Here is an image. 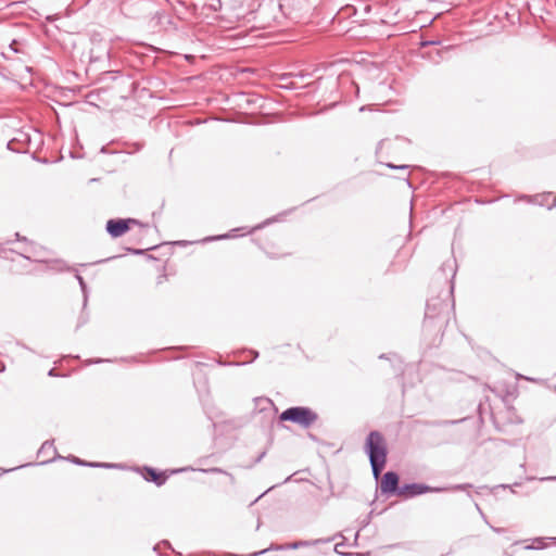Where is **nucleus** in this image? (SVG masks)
Returning <instances> with one entry per match:
<instances>
[{
    "mask_svg": "<svg viewBox=\"0 0 556 556\" xmlns=\"http://www.w3.org/2000/svg\"><path fill=\"white\" fill-rule=\"evenodd\" d=\"M364 448L369 458L372 476L378 479L386 466L388 456L383 435L379 431H370L366 438Z\"/></svg>",
    "mask_w": 556,
    "mask_h": 556,
    "instance_id": "obj_1",
    "label": "nucleus"
},
{
    "mask_svg": "<svg viewBox=\"0 0 556 556\" xmlns=\"http://www.w3.org/2000/svg\"><path fill=\"white\" fill-rule=\"evenodd\" d=\"M447 304L441 296L431 298L427 301L424 329L441 331L445 323V313H447Z\"/></svg>",
    "mask_w": 556,
    "mask_h": 556,
    "instance_id": "obj_2",
    "label": "nucleus"
},
{
    "mask_svg": "<svg viewBox=\"0 0 556 556\" xmlns=\"http://www.w3.org/2000/svg\"><path fill=\"white\" fill-rule=\"evenodd\" d=\"M279 419L282 421H291L303 428H308L318 419V415L309 407L293 406L283 410Z\"/></svg>",
    "mask_w": 556,
    "mask_h": 556,
    "instance_id": "obj_3",
    "label": "nucleus"
},
{
    "mask_svg": "<svg viewBox=\"0 0 556 556\" xmlns=\"http://www.w3.org/2000/svg\"><path fill=\"white\" fill-rule=\"evenodd\" d=\"M131 224L142 226L137 219L134 218H117L109 219L106 222L105 229L112 238H118L123 236L127 230H129Z\"/></svg>",
    "mask_w": 556,
    "mask_h": 556,
    "instance_id": "obj_4",
    "label": "nucleus"
},
{
    "mask_svg": "<svg viewBox=\"0 0 556 556\" xmlns=\"http://www.w3.org/2000/svg\"><path fill=\"white\" fill-rule=\"evenodd\" d=\"M399 475L394 471H387L380 482V491L386 495H399Z\"/></svg>",
    "mask_w": 556,
    "mask_h": 556,
    "instance_id": "obj_5",
    "label": "nucleus"
},
{
    "mask_svg": "<svg viewBox=\"0 0 556 556\" xmlns=\"http://www.w3.org/2000/svg\"><path fill=\"white\" fill-rule=\"evenodd\" d=\"M429 491H432V489L426 484L422 483H407L401 486L397 496H402L405 498H412L417 495L425 494Z\"/></svg>",
    "mask_w": 556,
    "mask_h": 556,
    "instance_id": "obj_6",
    "label": "nucleus"
},
{
    "mask_svg": "<svg viewBox=\"0 0 556 556\" xmlns=\"http://www.w3.org/2000/svg\"><path fill=\"white\" fill-rule=\"evenodd\" d=\"M318 541H315V542L296 541V542H293V543H290V544H286V545H271L269 548H265V549H263L261 552H255V553L251 554L250 556H257V555H261V554H264V553L268 552L269 549H275V551L296 549V548H300V547L309 546L311 544H315Z\"/></svg>",
    "mask_w": 556,
    "mask_h": 556,
    "instance_id": "obj_7",
    "label": "nucleus"
},
{
    "mask_svg": "<svg viewBox=\"0 0 556 556\" xmlns=\"http://www.w3.org/2000/svg\"><path fill=\"white\" fill-rule=\"evenodd\" d=\"M20 254L27 260L45 262L43 250L37 249L33 243L28 244Z\"/></svg>",
    "mask_w": 556,
    "mask_h": 556,
    "instance_id": "obj_8",
    "label": "nucleus"
},
{
    "mask_svg": "<svg viewBox=\"0 0 556 556\" xmlns=\"http://www.w3.org/2000/svg\"><path fill=\"white\" fill-rule=\"evenodd\" d=\"M144 470L147 472L144 479L149 482H153L157 486L163 485L167 480V476L165 473L157 472L154 468L144 467Z\"/></svg>",
    "mask_w": 556,
    "mask_h": 556,
    "instance_id": "obj_9",
    "label": "nucleus"
},
{
    "mask_svg": "<svg viewBox=\"0 0 556 556\" xmlns=\"http://www.w3.org/2000/svg\"><path fill=\"white\" fill-rule=\"evenodd\" d=\"M56 450L54 447L53 441H46L42 443L41 447L38 451V456H47V459H43L41 464H47L55 458Z\"/></svg>",
    "mask_w": 556,
    "mask_h": 556,
    "instance_id": "obj_10",
    "label": "nucleus"
},
{
    "mask_svg": "<svg viewBox=\"0 0 556 556\" xmlns=\"http://www.w3.org/2000/svg\"><path fill=\"white\" fill-rule=\"evenodd\" d=\"M552 198V193L551 192H547V193H541V194H536L534 197H531L529 198L530 202L534 203V204H538V205H541V206H546L548 210H552L553 207L556 206V198L553 199V202L549 203L548 200Z\"/></svg>",
    "mask_w": 556,
    "mask_h": 556,
    "instance_id": "obj_11",
    "label": "nucleus"
},
{
    "mask_svg": "<svg viewBox=\"0 0 556 556\" xmlns=\"http://www.w3.org/2000/svg\"><path fill=\"white\" fill-rule=\"evenodd\" d=\"M110 50L106 45H99L90 50V62L97 63L102 61L105 56L109 58Z\"/></svg>",
    "mask_w": 556,
    "mask_h": 556,
    "instance_id": "obj_12",
    "label": "nucleus"
},
{
    "mask_svg": "<svg viewBox=\"0 0 556 556\" xmlns=\"http://www.w3.org/2000/svg\"><path fill=\"white\" fill-rule=\"evenodd\" d=\"M68 459L79 466H88V467H94V468H115L117 465L115 464H108V463H89L85 462L76 456H70Z\"/></svg>",
    "mask_w": 556,
    "mask_h": 556,
    "instance_id": "obj_13",
    "label": "nucleus"
},
{
    "mask_svg": "<svg viewBox=\"0 0 556 556\" xmlns=\"http://www.w3.org/2000/svg\"><path fill=\"white\" fill-rule=\"evenodd\" d=\"M441 270L443 273H446L448 271L451 275H452V278L455 277V274H456V268H455V261H446L445 263H443L442 267H441Z\"/></svg>",
    "mask_w": 556,
    "mask_h": 556,
    "instance_id": "obj_14",
    "label": "nucleus"
},
{
    "mask_svg": "<svg viewBox=\"0 0 556 556\" xmlns=\"http://www.w3.org/2000/svg\"><path fill=\"white\" fill-rule=\"evenodd\" d=\"M76 279L80 286V289L83 291V294H84V306L87 305V300H88V290H87V285L84 280V278L79 275V274H76Z\"/></svg>",
    "mask_w": 556,
    "mask_h": 556,
    "instance_id": "obj_15",
    "label": "nucleus"
},
{
    "mask_svg": "<svg viewBox=\"0 0 556 556\" xmlns=\"http://www.w3.org/2000/svg\"><path fill=\"white\" fill-rule=\"evenodd\" d=\"M22 141H28V136L24 132L20 135L18 138H13L8 142V149L17 151V149L14 147L15 142H22Z\"/></svg>",
    "mask_w": 556,
    "mask_h": 556,
    "instance_id": "obj_16",
    "label": "nucleus"
},
{
    "mask_svg": "<svg viewBox=\"0 0 556 556\" xmlns=\"http://www.w3.org/2000/svg\"><path fill=\"white\" fill-rule=\"evenodd\" d=\"M200 471L202 472H206V473H224V475H227L230 477L231 480H233V476L226 472L224 469L222 468H218V467H212V468H208V469H199Z\"/></svg>",
    "mask_w": 556,
    "mask_h": 556,
    "instance_id": "obj_17",
    "label": "nucleus"
},
{
    "mask_svg": "<svg viewBox=\"0 0 556 556\" xmlns=\"http://www.w3.org/2000/svg\"><path fill=\"white\" fill-rule=\"evenodd\" d=\"M434 52H435V56H433V55H432V52H431V51H430V52H428L429 59H430L431 61H433L434 63H439V62L442 60V53H443V51H441V50H439V49H435V50H434Z\"/></svg>",
    "mask_w": 556,
    "mask_h": 556,
    "instance_id": "obj_18",
    "label": "nucleus"
},
{
    "mask_svg": "<svg viewBox=\"0 0 556 556\" xmlns=\"http://www.w3.org/2000/svg\"><path fill=\"white\" fill-rule=\"evenodd\" d=\"M534 542L536 543V545H529L527 546L526 548L527 549H541L544 547V544H543V539L542 538H536L534 540Z\"/></svg>",
    "mask_w": 556,
    "mask_h": 556,
    "instance_id": "obj_19",
    "label": "nucleus"
},
{
    "mask_svg": "<svg viewBox=\"0 0 556 556\" xmlns=\"http://www.w3.org/2000/svg\"><path fill=\"white\" fill-rule=\"evenodd\" d=\"M386 166L391 169H401V170H406L409 167L408 165H395L393 163H387Z\"/></svg>",
    "mask_w": 556,
    "mask_h": 556,
    "instance_id": "obj_20",
    "label": "nucleus"
},
{
    "mask_svg": "<svg viewBox=\"0 0 556 556\" xmlns=\"http://www.w3.org/2000/svg\"><path fill=\"white\" fill-rule=\"evenodd\" d=\"M237 230H238V229H232L229 233H225V235L217 236V237H215L214 239L222 240V239L235 238V237H236L235 232H236Z\"/></svg>",
    "mask_w": 556,
    "mask_h": 556,
    "instance_id": "obj_21",
    "label": "nucleus"
},
{
    "mask_svg": "<svg viewBox=\"0 0 556 556\" xmlns=\"http://www.w3.org/2000/svg\"><path fill=\"white\" fill-rule=\"evenodd\" d=\"M390 141L389 140H381L378 144V150H382L384 148H389Z\"/></svg>",
    "mask_w": 556,
    "mask_h": 556,
    "instance_id": "obj_22",
    "label": "nucleus"
},
{
    "mask_svg": "<svg viewBox=\"0 0 556 556\" xmlns=\"http://www.w3.org/2000/svg\"><path fill=\"white\" fill-rule=\"evenodd\" d=\"M128 251L136 255H141L144 252V250H141V249H128Z\"/></svg>",
    "mask_w": 556,
    "mask_h": 556,
    "instance_id": "obj_23",
    "label": "nucleus"
},
{
    "mask_svg": "<svg viewBox=\"0 0 556 556\" xmlns=\"http://www.w3.org/2000/svg\"><path fill=\"white\" fill-rule=\"evenodd\" d=\"M469 486H470V484H457V485L453 486V489L454 490H465Z\"/></svg>",
    "mask_w": 556,
    "mask_h": 556,
    "instance_id": "obj_24",
    "label": "nucleus"
},
{
    "mask_svg": "<svg viewBox=\"0 0 556 556\" xmlns=\"http://www.w3.org/2000/svg\"><path fill=\"white\" fill-rule=\"evenodd\" d=\"M22 467H24V465L16 466V467L10 468V469H1V472H10V471H13V470L22 468Z\"/></svg>",
    "mask_w": 556,
    "mask_h": 556,
    "instance_id": "obj_25",
    "label": "nucleus"
},
{
    "mask_svg": "<svg viewBox=\"0 0 556 556\" xmlns=\"http://www.w3.org/2000/svg\"><path fill=\"white\" fill-rule=\"evenodd\" d=\"M270 222H271V219H267V220H266V222H264L263 224H260V225H257L256 227H254L253 229H261V228H263V227H264V225L269 224Z\"/></svg>",
    "mask_w": 556,
    "mask_h": 556,
    "instance_id": "obj_26",
    "label": "nucleus"
},
{
    "mask_svg": "<svg viewBox=\"0 0 556 556\" xmlns=\"http://www.w3.org/2000/svg\"><path fill=\"white\" fill-rule=\"evenodd\" d=\"M55 268L59 269V270H62L63 269V263L61 261H56L55 262Z\"/></svg>",
    "mask_w": 556,
    "mask_h": 556,
    "instance_id": "obj_27",
    "label": "nucleus"
},
{
    "mask_svg": "<svg viewBox=\"0 0 556 556\" xmlns=\"http://www.w3.org/2000/svg\"><path fill=\"white\" fill-rule=\"evenodd\" d=\"M250 353L253 354V359L258 357V352L257 351L251 350Z\"/></svg>",
    "mask_w": 556,
    "mask_h": 556,
    "instance_id": "obj_28",
    "label": "nucleus"
},
{
    "mask_svg": "<svg viewBox=\"0 0 556 556\" xmlns=\"http://www.w3.org/2000/svg\"><path fill=\"white\" fill-rule=\"evenodd\" d=\"M541 480L542 481L556 480V476L555 477H545V478H542Z\"/></svg>",
    "mask_w": 556,
    "mask_h": 556,
    "instance_id": "obj_29",
    "label": "nucleus"
},
{
    "mask_svg": "<svg viewBox=\"0 0 556 556\" xmlns=\"http://www.w3.org/2000/svg\"><path fill=\"white\" fill-rule=\"evenodd\" d=\"M435 43H437V42H434V41H426V42H424L422 45H424V46H429V45H435Z\"/></svg>",
    "mask_w": 556,
    "mask_h": 556,
    "instance_id": "obj_30",
    "label": "nucleus"
},
{
    "mask_svg": "<svg viewBox=\"0 0 556 556\" xmlns=\"http://www.w3.org/2000/svg\"><path fill=\"white\" fill-rule=\"evenodd\" d=\"M49 376H55V370L54 369H50L49 372H48Z\"/></svg>",
    "mask_w": 556,
    "mask_h": 556,
    "instance_id": "obj_31",
    "label": "nucleus"
},
{
    "mask_svg": "<svg viewBox=\"0 0 556 556\" xmlns=\"http://www.w3.org/2000/svg\"><path fill=\"white\" fill-rule=\"evenodd\" d=\"M265 453L263 452L256 459V462H260L264 457Z\"/></svg>",
    "mask_w": 556,
    "mask_h": 556,
    "instance_id": "obj_32",
    "label": "nucleus"
},
{
    "mask_svg": "<svg viewBox=\"0 0 556 556\" xmlns=\"http://www.w3.org/2000/svg\"><path fill=\"white\" fill-rule=\"evenodd\" d=\"M15 236H16L17 240H24V241H26V238L21 239L20 233H16Z\"/></svg>",
    "mask_w": 556,
    "mask_h": 556,
    "instance_id": "obj_33",
    "label": "nucleus"
},
{
    "mask_svg": "<svg viewBox=\"0 0 556 556\" xmlns=\"http://www.w3.org/2000/svg\"><path fill=\"white\" fill-rule=\"evenodd\" d=\"M453 289H454V286H453V282L451 283V290H450V293L452 294L453 292Z\"/></svg>",
    "mask_w": 556,
    "mask_h": 556,
    "instance_id": "obj_34",
    "label": "nucleus"
},
{
    "mask_svg": "<svg viewBox=\"0 0 556 556\" xmlns=\"http://www.w3.org/2000/svg\"><path fill=\"white\" fill-rule=\"evenodd\" d=\"M186 469H178V470H174L173 472H181V471H185Z\"/></svg>",
    "mask_w": 556,
    "mask_h": 556,
    "instance_id": "obj_35",
    "label": "nucleus"
},
{
    "mask_svg": "<svg viewBox=\"0 0 556 556\" xmlns=\"http://www.w3.org/2000/svg\"><path fill=\"white\" fill-rule=\"evenodd\" d=\"M101 362H103V361H102V359H96V361H93L92 363H96V364H97V363H101Z\"/></svg>",
    "mask_w": 556,
    "mask_h": 556,
    "instance_id": "obj_36",
    "label": "nucleus"
}]
</instances>
